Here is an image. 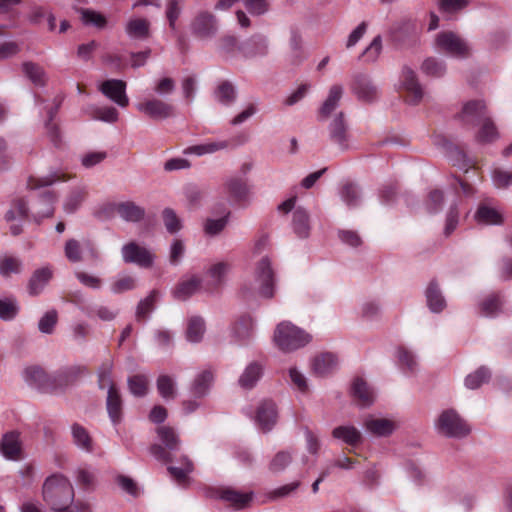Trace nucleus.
I'll list each match as a JSON object with an SVG mask.
<instances>
[{"instance_id":"58836bf2","label":"nucleus","mask_w":512,"mask_h":512,"mask_svg":"<svg viewBox=\"0 0 512 512\" xmlns=\"http://www.w3.org/2000/svg\"><path fill=\"white\" fill-rule=\"evenodd\" d=\"M55 201V195L50 190H44L39 194V203L42 207L36 211L34 220L36 223H40L43 218L50 217L54 213L53 203Z\"/></svg>"},{"instance_id":"bb28decb","label":"nucleus","mask_w":512,"mask_h":512,"mask_svg":"<svg viewBox=\"0 0 512 512\" xmlns=\"http://www.w3.org/2000/svg\"><path fill=\"white\" fill-rule=\"evenodd\" d=\"M202 280L198 276H192L190 279L180 281L173 289V297L180 301H185L194 295L201 287Z\"/></svg>"},{"instance_id":"cd10ccee","label":"nucleus","mask_w":512,"mask_h":512,"mask_svg":"<svg viewBox=\"0 0 512 512\" xmlns=\"http://www.w3.org/2000/svg\"><path fill=\"white\" fill-rule=\"evenodd\" d=\"M125 32L131 39L146 40L150 36V22L144 18L130 19L125 26Z\"/></svg>"},{"instance_id":"5fc2aeb1","label":"nucleus","mask_w":512,"mask_h":512,"mask_svg":"<svg viewBox=\"0 0 512 512\" xmlns=\"http://www.w3.org/2000/svg\"><path fill=\"white\" fill-rule=\"evenodd\" d=\"M476 219L480 223L485 224H501L502 216L501 214L495 210L494 208L488 207L486 205H480L476 211Z\"/></svg>"},{"instance_id":"c9c22d12","label":"nucleus","mask_w":512,"mask_h":512,"mask_svg":"<svg viewBox=\"0 0 512 512\" xmlns=\"http://www.w3.org/2000/svg\"><path fill=\"white\" fill-rule=\"evenodd\" d=\"M213 382V374L209 370H205L198 374L196 378L194 379L190 391L192 395L195 398H203L205 397L209 389L211 387V384Z\"/></svg>"},{"instance_id":"473e14b6","label":"nucleus","mask_w":512,"mask_h":512,"mask_svg":"<svg viewBox=\"0 0 512 512\" xmlns=\"http://www.w3.org/2000/svg\"><path fill=\"white\" fill-rule=\"evenodd\" d=\"M180 466H168L167 470L174 480L179 484H184L188 481V476L194 470L193 462L188 456L182 455L179 459Z\"/></svg>"},{"instance_id":"ea45409f","label":"nucleus","mask_w":512,"mask_h":512,"mask_svg":"<svg viewBox=\"0 0 512 512\" xmlns=\"http://www.w3.org/2000/svg\"><path fill=\"white\" fill-rule=\"evenodd\" d=\"M240 45L241 43L235 35L226 34L219 38L217 50L219 54L229 59L235 57L236 52H239Z\"/></svg>"},{"instance_id":"7c9ffc66","label":"nucleus","mask_w":512,"mask_h":512,"mask_svg":"<svg viewBox=\"0 0 512 512\" xmlns=\"http://www.w3.org/2000/svg\"><path fill=\"white\" fill-rule=\"evenodd\" d=\"M426 300L429 309L434 313H439L446 307V301L437 281H430L426 289Z\"/></svg>"},{"instance_id":"20e7f679","label":"nucleus","mask_w":512,"mask_h":512,"mask_svg":"<svg viewBox=\"0 0 512 512\" xmlns=\"http://www.w3.org/2000/svg\"><path fill=\"white\" fill-rule=\"evenodd\" d=\"M156 433L162 444H153L150 447L151 455L163 463L174 461V453L181 448V439L176 430L170 426H159Z\"/></svg>"},{"instance_id":"37998d69","label":"nucleus","mask_w":512,"mask_h":512,"mask_svg":"<svg viewBox=\"0 0 512 512\" xmlns=\"http://www.w3.org/2000/svg\"><path fill=\"white\" fill-rule=\"evenodd\" d=\"M353 396L364 406L373 403V392L362 378H356L352 384Z\"/></svg>"},{"instance_id":"a19ab883","label":"nucleus","mask_w":512,"mask_h":512,"mask_svg":"<svg viewBox=\"0 0 512 512\" xmlns=\"http://www.w3.org/2000/svg\"><path fill=\"white\" fill-rule=\"evenodd\" d=\"M227 192L235 202L243 201L248 194L246 181L241 177H231L225 183Z\"/></svg>"},{"instance_id":"a211bd4d","label":"nucleus","mask_w":512,"mask_h":512,"mask_svg":"<svg viewBox=\"0 0 512 512\" xmlns=\"http://www.w3.org/2000/svg\"><path fill=\"white\" fill-rule=\"evenodd\" d=\"M106 410L114 426L122 422L124 417V402L120 390L116 385H111L107 391Z\"/></svg>"},{"instance_id":"0e129e2a","label":"nucleus","mask_w":512,"mask_h":512,"mask_svg":"<svg viewBox=\"0 0 512 512\" xmlns=\"http://www.w3.org/2000/svg\"><path fill=\"white\" fill-rule=\"evenodd\" d=\"M118 117V110L112 106L96 107L92 111L93 119L107 123H115L118 120Z\"/></svg>"},{"instance_id":"a18cd8bd","label":"nucleus","mask_w":512,"mask_h":512,"mask_svg":"<svg viewBox=\"0 0 512 512\" xmlns=\"http://www.w3.org/2000/svg\"><path fill=\"white\" fill-rule=\"evenodd\" d=\"M81 311L89 318L97 316L102 321H112L118 315V311L103 305L81 306Z\"/></svg>"},{"instance_id":"2f4dec72","label":"nucleus","mask_w":512,"mask_h":512,"mask_svg":"<svg viewBox=\"0 0 512 512\" xmlns=\"http://www.w3.org/2000/svg\"><path fill=\"white\" fill-rule=\"evenodd\" d=\"M337 366V357L330 352L316 356L312 363L313 372L319 376L331 373Z\"/></svg>"},{"instance_id":"f03ea898","label":"nucleus","mask_w":512,"mask_h":512,"mask_svg":"<svg viewBox=\"0 0 512 512\" xmlns=\"http://www.w3.org/2000/svg\"><path fill=\"white\" fill-rule=\"evenodd\" d=\"M460 118L466 125L476 126L481 124L478 133L480 142H491L497 138L496 127L487 115L486 105L481 100L468 101L460 113Z\"/></svg>"},{"instance_id":"3c124183","label":"nucleus","mask_w":512,"mask_h":512,"mask_svg":"<svg viewBox=\"0 0 512 512\" xmlns=\"http://www.w3.org/2000/svg\"><path fill=\"white\" fill-rule=\"evenodd\" d=\"M490 377V370L485 366H481L475 372L470 373L469 375L466 376L465 386L469 389H477L483 383L488 382Z\"/></svg>"},{"instance_id":"0eeeda50","label":"nucleus","mask_w":512,"mask_h":512,"mask_svg":"<svg viewBox=\"0 0 512 512\" xmlns=\"http://www.w3.org/2000/svg\"><path fill=\"white\" fill-rule=\"evenodd\" d=\"M436 45L440 51L456 58L470 56L471 49L468 42L451 31L439 33L436 37Z\"/></svg>"},{"instance_id":"2eb2a0df","label":"nucleus","mask_w":512,"mask_h":512,"mask_svg":"<svg viewBox=\"0 0 512 512\" xmlns=\"http://www.w3.org/2000/svg\"><path fill=\"white\" fill-rule=\"evenodd\" d=\"M352 91L360 101L366 103L376 101L379 96L377 85L365 74H358L354 77Z\"/></svg>"},{"instance_id":"49530a36","label":"nucleus","mask_w":512,"mask_h":512,"mask_svg":"<svg viewBox=\"0 0 512 512\" xmlns=\"http://www.w3.org/2000/svg\"><path fill=\"white\" fill-rule=\"evenodd\" d=\"M23 270L21 259L14 256H3L0 258V275L4 278L12 274H20Z\"/></svg>"},{"instance_id":"aec40b11","label":"nucleus","mask_w":512,"mask_h":512,"mask_svg":"<svg viewBox=\"0 0 512 512\" xmlns=\"http://www.w3.org/2000/svg\"><path fill=\"white\" fill-rule=\"evenodd\" d=\"M277 416L276 404L271 400H265L257 409L256 421L262 431L268 432L276 424Z\"/></svg>"},{"instance_id":"8fccbe9b","label":"nucleus","mask_w":512,"mask_h":512,"mask_svg":"<svg viewBox=\"0 0 512 512\" xmlns=\"http://www.w3.org/2000/svg\"><path fill=\"white\" fill-rule=\"evenodd\" d=\"M421 70L427 76L440 78L446 73V65L442 60L429 57L423 61Z\"/></svg>"},{"instance_id":"7ed1b4c3","label":"nucleus","mask_w":512,"mask_h":512,"mask_svg":"<svg viewBox=\"0 0 512 512\" xmlns=\"http://www.w3.org/2000/svg\"><path fill=\"white\" fill-rule=\"evenodd\" d=\"M273 340L281 351L291 352L307 345L311 336L293 323L283 321L276 326Z\"/></svg>"},{"instance_id":"f257e3e1","label":"nucleus","mask_w":512,"mask_h":512,"mask_svg":"<svg viewBox=\"0 0 512 512\" xmlns=\"http://www.w3.org/2000/svg\"><path fill=\"white\" fill-rule=\"evenodd\" d=\"M74 498V487L64 475L55 473L45 479L42 485V499L51 510L73 504Z\"/></svg>"},{"instance_id":"c756f323","label":"nucleus","mask_w":512,"mask_h":512,"mask_svg":"<svg viewBox=\"0 0 512 512\" xmlns=\"http://www.w3.org/2000/svg\"><path fill=\"white\" fill-rule=\"evenodd\" d=\"M332 436L351 447H355L362 442V434L354 426L342 425L335 427L332 430Z\"/></svg>"},{"instance_id":"a878e982","label":"nucleus","mask_w":512,"mask_h":512,"mask_svg":"<svg viewBox=\"0 0 512 512\" xmlns=\"http://www.w3.org/2000/svg\"><path fill=\"white\" fill-rule=\"evenodd\" d=\"M263 372L264 365L261 362L253 361L246 366L238 383L244 389H252L262 377Z\"/></svg>"},{"instance_id":"13d9d810","label":"nucleus","mask_w":512,"mask_h":512,"mask_svg":"<svg viewBox=\"0 0 512 512\" xmlns=\"http://www.w3.org/2000/svg\"><path fill=\"white\" fill-rule=\"evenodd\" d=\"M444 193L440 189H433L429 192L425 201V208L430 214H437L442 210Z\"/></svg>"},{"instance_id":"e433bc0d","label":"nucleus","mask_w":512,"mask_h":512,"mask_svg":"<svg viewBox=\"0 0 512 512\" xmlns=\"http://www.w3.org/2000/svg\"><path fill=\"white\" fill-rule=\"evenodd\" d=\"M71 433L74 444L85 452L93 451V440L85 427L78 423L71 426Z\"/></svg>"},{"instance_id":"774afa93","label":"nucleus","mask_w":512,"mask_h":512,"mask_svg":"<svg viewBox=\"0 0 512 512\" xmlns=\"http://www.w3.org/2000/svg\"><path fill=\"white\" fill-rule=\"evenodd\" d=\"M292 461V455L288 451H279L269 463V470L272 473L283 471Z\"/></svg>"},{"instance_id":"f8f14e48","label":"nucleus","mask_w":512,"mask_h":512,"mask_svg":"<svg viewBox=\"0 0 512 512\" xmlns=\"http://www.w3.org/2000/svg\"><path fill=\"white\" fill-rule=\"evenodd\" d=\"M190 29L197 38H212L218 31V21L212 13L201 11L192 20Z\"/></svg>"},{"instance_id":"72a5a7b5","label":"nucleus","mask_w":512,"mask_h":512,"mask_svg":"<svg viewBox=\"0 0 512 512\" xmlns=\"http://www.w3.org/2000/svg\"><path fill=\"white\" fill-rule=\"evenodd\" d=\"M63 100H64V97L62 95H57L54 98L53 106L47 112L48 119L45 123L47 133L55 146H57L59 143V129H58V126L55 123H53V119L57 115V113L62 105Z\"/></svg>"},{"instance_id":"1a4fd4ad","label":"nucleus","mask_w":512,"mask_h":512,"mask_svg":"<svg viewBox=\"0 0 512 512\" xmlns=\"http://www.w3.org/2000/svg\"><path fill=\"white\" fill-rule=\"evenodd\" d=\"M329 140L344 152L350 149L351 134L343 112L337 113L328 125Z\"/></svg>"},{"instance_id":"9d476101","label":"nucleus","mask_w":512,"mask_h":512,"mask_svg":"<svg viewBox=\"0 0 512 512\" xmlns=\"http://www.w3.org/2000/svg\"><path fill=\"white\" fill-rule=\"evenodd\" d=\"M136 109L155 121L165 120L175 115V107L172 104L155 97L139 102L136 104Z\"/></svg>"},{"instance_id":"f704fd0d","label":"nucleus","mask_w":512,"mask_h":512,"mask_svg":"<svg viewBox=\"0 0 512 512\" xmlns=\"http://www.w3.org/2000/svg\"><path fill=\"white\" fill-rule=\"evenodd\" d=\"M214 98L224 106H231L237 99V90L231 82L222 81L214 91Z\"/></svg>"},{"instance_id":"393cba45","label":"nucleus","mask_w":512,"mask_h":512,"mask_svg":"<svg viewBox=\"0 0 512 512\" xmlns=\"http://www.w3.org/2000/svg\"><path fill=\"white\" fill-rule=\"evenodd\" d=\"M115 211L126 222L137 223L145 217V209L133 201L118 203L115 206Z\"/></svg>"},{"instance_id":"dca6fc26","label":"nucleus","mask_w":512,"mask_h":512,"mask_svg":"<svg viewBox=\"0 0 512 512\" xmlns=\"http://www.w3.org/2000/svg\"><path fill=\"white\" fill-rule=\"evenodd\" d=\"M268 51V38L260 33L253 34L239 46V53L244 58L264 57Z\"/></svg>"},{"instance_id":"864d4df0","label":"nucleus","mask_w":512,"mask_h":512,"mask_svg":"<svg viewBox=\"0 0 512 512\" xmlns=\"http://www.w3.org/2000/svg\"><path fill=\"white\" fill-rule=\"evenodd\" d=\"M227 147V142H210L205 144L193 145L184 150L185 154H194L198 156H202L204 154L214 153L216 151L225 149Z\"/></svg>"},{"instance_id":"4468645a","label":"nucleus","mask_w":512,"mask_h":512,"mask_svg":"<svg viewBox=\"0 0 512 512\" xmlns=\"http://www.w3.org/2000/svg\"><path fill=\"white\" fill-rule=\"evenodd\" d=\"M99 91L120 107H127L129 99L126 94V82L120 79H108L99 86Z\"/></svg>"},{"instance_id":"ddd939ff","label":"nucleus","mask_w":512,"mask_h":512,"mask_svg":"<svg viewBox=\"0 0 512 512\" xmlns=\"http://www.w3.org/2000/svg\"><path fill=\"white\" fill-rule=\"evenodd\" d=\"M85 372L82 366H66L51 374L52 393L64 391L68 386L74 384Z\"/></svg>"},{"instance_id":"338daca9","label":"nucleus","mask_w":512,"mask_h":512,"mask_svg":"<svg viewBox=\"0 0 512 512\" xmlns=\"http://www.w3.org/2000/svg\"><path fill=\"white\" fill-rule=\"evenodd\" d=\"M64 255L69 262H81L82 248L80 242L74 238L68 239L64 245Z\"/></svg>"},{"instance_id":"6ab92c4d","label":"nucleus","mask_w":512,"mask_h":512,"mask_svg":"<svg viewBox=\"0 0 512 512\" xmlns=\"http://www.w3.org/2000/svg\"><path fill=\"white\" fill-rule=\"evenodd\" d=\"M0 453L8 460H19L22 454V443L18 431H8L0 440Z\"/></svg>"},{"instance_id":"603ef678","label":"nucleus","mask_w":512,"mask_h":512,"mask_svg":"<svg viewBox=\"0 0 512 512\" xmlns=\"http://www.w3.org/2000/svg\"><path fill=\"white\" fill-rule=\"evenodd\" d=\"M159 297V292L157 290H152L150 294L142 299L136 309V319L138 321L144 320L148 314L153 311L155 303Z\"/></svg>"},{"instance_id":"6e6d98bb","label":"nucleus","mask_w":512,"mask_h":512,"mask_svg":"<svg viewBox=\"0 0 512 512\" xmlns=\"http://www.w3.org/2000/svg\"><path fill=\"white\" fill-rule=\"evenodd\" d=\"M502 302L499 294H491L480 303V312L487 317L495 316L500 308Z\"/></svg>"},{"instance_id":"5701e85b","label":"nucleus","mask_w":512,"mask_h":512,"mask_svg":"<svg viewBox=\"0 0 512 512\" xmlns=\"http://www.w3.org/2000/svg\"><path fill=\"white\" fill-rule=\"evenodd\" d=\"M292 229L295 235L300 239H306L310 235V216L306 209L297 207L292 215Z\"/></svg>"},{"instance_id":"de8ad7c7","label":"nucleus","mask_w":512,"mask_h":512,"mask_svg":"<svg viewBox=\"0 0 512 512\" xmlns=\"http://www.w3.org/2000/svg\"><path fill=\"white\" fill-rule=\"evenodd\" d=\"M205 332V323L201 317L194 316L188 321L186 337L187 340L193 343L200 342Z\"/></svg>"},{"instance_id":"4be33fe9","label":"nucleus","mask_w":512,"mask_h":512,"mask_svg":"<svg viewBox=\"0 0 512 512\" xmlns=\"http://www.w3.org/2000/svg\"><path fill=\"white\" fill-rule=\"evenodd\" d=\"M53 277V272L49 267L36 269L28 281V292L31 296L39 295Z\"/></svg>"},{"instance_id":"39448f33","label":"nucleus","mask_w":512,"mask_h":512,"mask_svg":"<svg viewBox=\"0 0 512 512\" xmlns=\"http://www.w3.org/2000/svg\"><path fill=\"white\" fill-rule=\"evenodd\" d=\"M435 426L440 434L450 438H464L471 432L470 426L454 409L444 410Z\"/></svg>"},{"instance_id":"680f3d73","label":"nucleus","mask_w":512,"mask_h":512,"mask_svg":"<svg viewBox=\"0 0 512 512\" xmlns=\"http://www.w3.org/2000/svg\"><path fill=\"white\" fill-rule=\"evenodd\" d=\"M81 20L85 25L95 26L102 29L106 26V18L99 12L91 9L82 8L80 10Z\"/></svg>"},{"instance_id":"c03bdc74","label":"nucleus","mask_w":512,"mask_h":512,"mask_svg":"<svg viewBox=\"0 0 512 512\" xmlns=\"http://www.w3.org/2000/svg\"><path fill=\"white\" fill-rule=\"evenodd\" d=\"M414 30V24L410 20L395 23L390 29V36L394 43L403 44Z\"/></svg>"},{"instance_id":"09e8293b","label":"nucleus","mask_w":512,"mask_h":512,"mask_svg":"<svg viewBox=\"0 0 512 512\" xmlns=\"http://www.w3.org/2000/svg\"><path fill=\"white\" fill-rule=\"evenodd\" d=\"M340 196L348 207H357L361 200V191L356 184L346 183L341 188Z\"/></svg>"},{"instance_id":"052dcab7","label":"nucleus","mask_w":512,"mask_h":512,"mask_svg":"<svg viewBox=\"0 0 512 512\" xmlns=\"http://www.w3.org/2000/svg\"><path fill=\"white\" fill-rule=\"evenodd\" d=\"M157 390L164 399H174L176 391L173 378L169 375H160L157 379Z\"/></svg>"},{"instance_id":"69168bd1","label":"nucleus","mask_w":512,"mask_h":512,"mask_svg":"<svg viewBox=\"0 0 512 512\" xmlns=\"http://www.w3.org/2000/svg\"><path fill=\"white\" fill-rule=\"evenodd\" d=\"M28 216V204L23 198H18L12 202L11 208L6 212V221H14L17 217L26 218Z\"/></svg>"},{"instance_id":"c85d7f7f","label":"nucleus","mask_w":512,"mask_h":512,"mask_svg":"<svg viewBox=\"0 0 512 512\" xmlns=\"http://www.w3.org/2000/svg\"><path fill=\"white\" fill-rule=\"evenodd\" d=\"M219 497L236 509H242L252 501L253 493H242L232 488H224L219 491Z\"/></svg>"},{"instance_id":"9b49d317","label":"nucleus","mask_w":512,"mask_h":512,"mask_svg":"<svg viewBox=\"0 0 512 512\" xmlns=\"http://www.w3.org/2000/svg\"><path fill=\"white\" fill-rule=\"evenodd\" d=\"M123 261L127 264H135L141 268H150L155 256L145 247L134 241L123 245L121 249Z\"/></svg>"},{"instance_id":"412c9836","label":"nucleus","mask_w":512,"mask_h":512,"mask_svg":"<svg viewBox=\"0 0 512 512\" xmlns=\"http://www.w3.org/2000/svg\"><path fill=\"white\" fill-rule=\"evenodd\" d=\"M364 427L372 435L387 437L394 432L396 424L390 419L369 416L364 421Z\"/></svg>"},{"instance_id":"b1692460","label":"nucleus","mask_w":512,"mask_h":512,"mask_svg":"<svg viewBox=\"0 0 512 512\" xmlns=\"http://www.w3.org/2000/svg\"><path fill=\"white\" fill-rule=\"evenodd\" d=\"M343 95V87L341 85H332L329 89V93L322 106L318 111V120L322 121L328 118L333 111L339 105V102Z\"/></svg>"},{"instance_id":"4d7b16f0","label":"nucleus","mask_w":512,"mask_h":512,"mask_svg":"<svg viewBox=\"0 0 512 512\" xmlns=\"http://www.w3.org/2000/svg\"><path fill=\"white\" fill-rule=\"evenodd\" d=\"M19 312V306L14 297L0 299V319L3 321L13 320Z\"/></svg>"},{"instance_id":"6e6552de","label":"nucleus","mask_w":512,"mask_h":512,"mask_svg":"<svg viewBox=\"0 0 512 512\" xmlns=\"http://www.w3.org/2000/svg\"><path fill=\"white\" fill-rule=\"evenodd\" d=\"M400 88L405 92L404 101L409 105H418L424 97V89L415 71L408 66L402 68Z\"/></svg>"},{"instance_id":"79ce46f5","label":"nucleus","mask_w":512,"mask_h":512,"mask_svg":"<svg viewBox=\"0 0 512 512\" xmlns=\"http://www.w3.org/2000/svg\"><path fill=\"white\" fill-rule=\"evenodd\" d=\"M254 321L250 315H242L233 326V334L244 343L252 336Z\"/></svg>"},{"instance_id":"423d86ee","label":"nucleus","mask_w":512,"mask_h":512,"mask_svg":"<svg viewBox=\"0 0 512 512\" xmlns=\"http://www.w3.org/2000/svg\"><path fill=\"white\" fill-rule=\"evenodd\" d=\"M254 277L259 284V294L264 298H272L276 289V276L268 256L262 257L256 263Z\"/></svg>"},{"instance_id":"e2e57ef3","label":"nucleus","mask_w":512,"mask_h":512,"mask_svg":"<svg viewBox=\"0 0 512 512\" xmlns=\"http://www.w3.org/2000/svg\"><path fill=\"white\" fill-rule=\"evenodd\" d=\"M86 191L83 188H76L70 192L64 203V210L67 213H74L86 197Z\"/></svg>"},{"instance_id":"f3484780","label":"nucleus","mask_w":512,"mask_h":512,"mask_svg":"<svg viewBox=\"0 0 512 512\" xmlns=\"http://www.w3.org/2000/svg\"><path fill=\"white\" fill-rule=\"evenodd\" d=\"M25 382L42 393L52 394L51 374L39 366L27 367L23 372Z\"/></svg>"},{"instance_id":"bf43d9fd","label":"nucleus","mask_w":512,"mask_h":512,"mask_svg":"<svg viewBox=\"0 0 512 512\" xmlns=\"http://www.w3.org/2000/svg\"><path fill=\"white\" fill-rule=\"evenodd\" d=\"M231 266L228 262H218L213 264L207 270V275L212 278L215 287L223 284L226 274L229 272Z\"/></svg>"},{"instance_id":"4c0bfd02","label":"nucleus","mask_w":512,"mask_h":512,"mask_svg":"<svg viewBox=\"0 0 512 512\" xmlns=\"http://www.w3.org/2000/svg\"><path fill=\"white\" fill-rule=\"evenodd\" d=\"M25 76L35 85L43 87L47 83V76L44 69L37 63L27 61L22 64Z\"/></svg>"}]
</instances>
